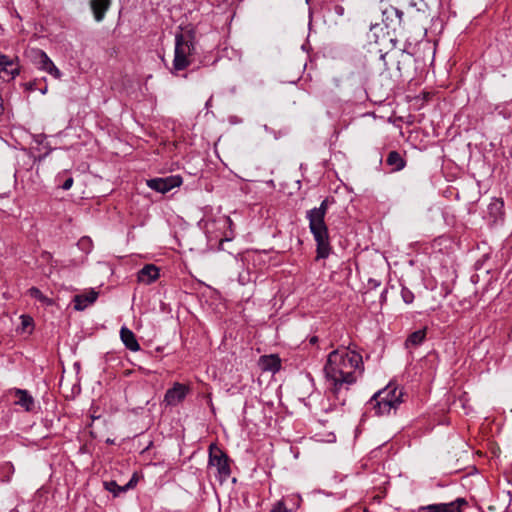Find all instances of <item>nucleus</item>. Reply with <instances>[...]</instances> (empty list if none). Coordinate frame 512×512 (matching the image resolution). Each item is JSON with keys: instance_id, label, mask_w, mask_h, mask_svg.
Listing matches in <instances>:
<instances>
[{"instance_id": "obj_1", "label": "nucleus", "mask_w": 512, "mask_h": 512, "mask_svg": "<svg viewBox=\"0 0 512 512\" xmlns=\"http://www.w3.org/2000/svg\"><path fill=\"white\" fill-rule=\"evenodd\" d=\"M326 391L338 405H345L351 386L364 372L361 354L349 348H338L329 353L323 368Z\"/></svg>"}, {"instance_id": "obj_2", "label": "nucleus", "mask_w": 512, "mask_h": 512, "mask_svg": "<svg viewBox=\"0 0 512 512\" xmlns=\"http://www.w3.org/2000/svg\"><path fill=\"white\" fill-rule=\"evenodd\" d=\"M329 204L330 199L325 198L319 207L310 209L306 213L310 232L316 242V259H326L331 253L328 228L324 220Z\"/></svg>"}, {"instance_id": "obj_3", "label": "nucleus", "mask_w": 512, "mask_h": 512, "mask_svg": "<svg viewBox=\"0 0 512 512\" xmlns=\"http://www.w3.org/2000/svg\"><path fill=\"white\" fill-rule=\"evenodd\" d=\"M402 397V390L393 383H389L371 397L369 404L372 405L377 416L389 415L398 409L403 402Z\"/></svg>"}, {"instance_id": "obj_4", "label": "nucleus", "mask_w": 512, "mask_h": 512, "mask_svg": "<svg viewBox=\"0 0 512 512\" xmlns=\"http://www.w3.org/2000/svg\"><path fill=\"white\" fill-rule=\"evenodd\" d=\"M194 36L192 33H178L175 35V49L172 73H177L190 66L191 56L194 54Z\"/></svg>"}, {"instance_id": "obj_5", "label": "nucleus", "mask_w": 512, "mask_h": 512, "mask_svg": "<svg viewBox=\"0 0 512 512\" xmlns=\"http://www.w3.org/2000/svg\"><path fill=\"white\" fill-rule=\"evenodd\" d=\"M28 56L32 63L42 71L47 72L56 79L61 78V71L55 66L49 56L41 49L32 48L28 51Z\"/></svg>"}, {"instance_id": "obj_6", "label": "nucleus", "mask_w": 512, "mask_h": 512, "mask_svg": "<svg viewBox=\"0 0 512 512\" xmlns=\"http://www.w3.org/2000/svg\"><path fill=\"white\" fill-rule=\"evenodd\" d=\"M209 464L216 467L221 481L226 480L230 476L231 469L228 456L215 444L209 446Z\"/></svg>"}, {"instance_id": "obj_7", "label": "nucleus", "mask_w": 512, "mask_h": 512, "mask_svg": "<svg viewBox=\"0 0 512 512\" xmlns=\"http://www.w3.org/2000/svg\"><path fill=\"white\" fill-rule=\"evenodd\" d=\"M21 71L18 56L10 57L0 52V79L4 82L14 80Z\"/></svg>"}, {"instance_id": "obj_8", "label": "nucleus", "mask_w": 512, "mask_h": 512, "mask_svg": "<svg viewBox=\"0 0 512 512\" xmlns=\"http://www.w3.org/2000/svg\"><path fill=\"white\" fill-rule=\"evenodd\" d=\"M182 184L180 176L157 177L147 180V186L159 193L165 194Z\"/></svg>"}, {"instance_id": "obj_9", "label": "nucleus", "mask_w": 512, "mask_h": 512, "mask_svg": "<svg viewBox=\"0 0 512 512\" xmlns=\"http://www.w3.org/2000/svg\"><path fill=\"white\" fill-rule=\"evenodd\" d=\"M187 393L188 388L185 385L175 383L172 388L166 391L164 402L169 406H176L185 399Z\"/></svg>"}, {"instance_id": "obj_10", "label": "nucleus", "mask_w": 512, "mask_h": 512, "mask_svg": "<svg viewBox=\"0 0 512 512\" xmlns=\"http://www.w3.org/2000/svg\"><path fill=\"white\" fill-rule=\"evenodd\" d=\"M159 278V268L154 264H147L139 270L137 279L140 283L151 284Z\"/></svg>"}, {"instance_id": "obj_11", "label": "nucleus", "mask_w": 512, "mask_h": 512, "mask_svg": "<svg viewBox=\"0 0 512 512\" xmlns=\"http://www.w3.org/2000/svg\"><path fill=\"white\" fill-rule=\"evenodd\" d=\"M98 297V292L90 290L88 293L75 295L74 308L75 310L82 311L90 304L94 303Z\"/></svg>"}, {"instance_id": "obj_12", "label": "nucleus", "mask_w": 512, "mask_h": 512, "mask_svg": "<svg viewBox=\"0 0 512 512\" xmlns=\"http://www.w3.org/2000/svg\"><path fill=\"white\" fill-rule=\"evenodd\" d=\"M111 0H91L90 6L97 22H101L107 10L109 9Z\"/></svg>"}, {"instance_id": "obj_13", "label": "nucleus", "mask_w": 512, "mask_h": 512, "mask_svg": "<svg viewBox=\"0 0 512 512\" xmlns=\"http://www.w3.org/2000/svg\"><path fill=\"white\" fill-rule=\"evenodd\" d=\"M120 337L127 349L133 352L140 350V345L135 337V334L127 327L121 328Z\"/></svg>"}, {"instance_id": "obj_14", "label": "nucleus", "mask_w": 512, "mask_h": 512, "mask_svg": "<svg viewBox=\"0 0 512 512\" xmlns=\"http://www.w3.org/2000/svg\"><path fill=\"white\" fill-rule=\"evenodd\" d=\"M15 396L18 398L17 401H15L16 405H19L25 409V411L30 412L34 408V399L33 397L28 393L27 390L22 389H15L14 390Z\"/></svg>"}, {"instance_id": "obj_15", "label": "nucleus", "mask_w": 512, "mask_h": 512, "mask_svg": "<svg viewBox=\"0 0 512 512\" xmlns=\"http://www.w3.org/2000/svg\"><path fill=\"white\" fill-rule=\"evenodd\" d=\"M386 164L391 167L392 172H398L405 168L406 160L398 151H390L386 158Z\"/></svg>"}, {"instance_id": "obj_16", "label": "nucleus", "mask_w": 512, "mask_h": 512, "mask_svg": "<svg viewBox=\"0 0 512 512\" xmlns=\"http://www.w3.org/2000/svg\"><path fill=\"white\" fill-rule=\"evenodd\" d=\"M260 364L264 371L276 372L281 367L280 359L276 355L262 356Z\"/></svg>"}, {"instance_id": "obj_17", "label": "nucleus", "mask_w": 512, "mask_h": 512, "mask_svg": "<svg viewBox=\"0 0 512 512\" xmlns=\"http://www.w3.org/2000/svg\"><path fill=\"white\" fill-rule=\"evenodd\" d=\"M426 339V328L412 332L405 341L406 348L418 347Z\"/></svg>"}, {"instance_id": "obj_18", "label": "nucleus", "mask_w": 512, "mask_h": 512, "mask_svg": "<svg viewBox=\"0 0 512 512\" xmlns=\"http://www.w3.org/2000/svg\"><path fill=\"white\" fill-rule=\"evenodd\" d=\"M467 505V500L465 498L459 497L449 503H443V512H462V508Z\"/></svg>"}, {"instance_id": "obj_19", "label": "nucleus", "mask_w": 512, "mask_h": 512, "mask_svg": "<svg viewBox=\"0 0 512 512\" xmlns=\"http://www.w3.org/2000/svg\"><path fill=\"white\" fill-rule=\"evenodd\" d=\"M383 15L386 17L387 20L394 15L398 19V23L401 24L404 13L400 9L390 6L389 8H386L383 11Z\"/></svg>"}, {"instance_id": "obj_20", "label": "nucleus", "mask_w": 512, "mask_h": 512, "mask_svg": "<svg viewBox=\"0 0 512 512\" xmlns=\"http://www.w3.org/2000/svg\"><path fill=\"white\" fill-rule=\"evenodd\" d=\"M105 488L113 493L114 496H119L122 492L126 491V487L119 486L115 481L105 482Z\"/></svg>"}, {"instance_id": "obj_21", "label": "nucleus", "mask_w": 512, "mask_h": 512, "mask_svg": "<svg viewBox=\"0 0 512 512\" xmlns=\"http://www.w3.org/2000/svg\"><path fill=\"white\" fill-rule=\"evenodd\" d=\"M28 293L31 297L38 299L39 301H41L43 303L49 304L51 302V300L48 297H46L45 295H43V293L36 287H31L28 290Z\"/></svg>"}, {"instance_id": "obj_22", "label": "nucleus", "mask_w": 512, "mask_h": 512, "mask_svg": "<svg viewBox=\"0 0 512 512\" xmlns=\"http://www.w3.org/2000/svg\"><path fill=\"white\" fill-rule=\"evenodd\" d=\"M401 297L404 303L411 304L414 301V293L407 287L402 286L401 288Z\"/></svg>"}, {"instance_id": "obj_23", "label": "nucleus", "mask_w": 512, "mask_h": 512, "mask_svg": "<svg viewBox=\"0 0 512 512\" xmlns=\"http://www.w3.org/2000/svg\"><path fill=\"white\" fill-rule=\"evenodd\" d=\"M1 469L3 471H5L7 473L6 477L5 478H2L1 481L2 482H9L10 481V478H11V475L14 473V466L11 464V463H5Z\"/></svg>"}, {"instance_id": "obj_24", "label": "nucleus", "mask_w": 512, "mask_h": 512, "mask_svg": "<svg viewBox=\"0 0 512 512\" xmlns=\"http://www.w3.org/2000/svg\"><path fill=\"white\" fill-rule=\"evenodd\" d=\"M443 503L430 504L425 507H422V510H426L428 512H443Z\"/></svg>"}, {"instance_id": "obj_25", "label": "nucleus", "mask_w": 512, "mask_h": 512, "mask_svg": "<svg viewBox=\"0 0 512 512\" xmlns=\"http://www.w3.org/2000/svg\"><path fill=\"white\" fill-rule=\"evenodd\" d=\"M78 246L85 251H90L92 243L91 240L88 237H83L79 240Z\"/></svg>"}, {"instance_id": "obj_26", "label": "nucleus", "mask_w": 512, "mask_h": 512, "mask_svg": "<svg viewBox=\"0 0 512 512\" xmlns=\"http://www.w3.org/2000/svg\"><path fill=\"white\" fill-rule=\"evenodd\" d=\"M73 185V178L72 177H68L67 179H65V181L61 184V188L63 190H69Z\"/></svg>"}, {"instance_id": "obj_27", "label": "nucleus", "mask_w": 512, "mask_h": 512, "mask_svg": "<svg viewBox=\"0 0 512 512\" xmlns=\"http://www.w3.org/2000/svg\"><path fill=\"white\" fill-rule=\"evenodd\" d=\"M25 89L28 90V91H35L37 90V82L34 80V81H29L27 83H25Z\"/></svg>"}, {"instance_id": "obj_28", "label": "nucleus", "mask_w": 512, "mask_h": 512, "mask_svg": "<svg viewBox=\"0 0 512 512\" xmlns=\"http://www.w3.org/2000/svg\"><path fill=\"white\" fill-rule=\"evenodd\" d=\"M272 511H273V512H287V509H286V507H285V505H284L283 503L278 502V503L274 506V508H273V510H272Z\"/></svg>"}, {"instance_id": "obj_29", "label": "nucleus", "mask_w": 512, "mask_h": 512, "mask_svg": "<svg viewBox=\"0 0 512 512\" xmlns=\"http://www.w3.org/2000/svg\"><path fill=\"white\" fill-rule=\"evenodd\" d=\"M334 12H335V14H336V15H338V16H343V15H344V13H345V9H344V7H343V6H341V5H335V6H334Z\"/></svg>"}, {"instance_id": "obj_30", "label": "nucleus", "mask_w": 512, "mask_h": 512, "mask_svg": "<svg viewBox=\"0 0 512 512\" xmlns=\"http://www.w3.org/2000/svg\"><path fill=\"white\" fill-rule=\"evenodd\" d=\"M368 284L371 288H377L380 286V282L376 279H369Z\"/></svg>"}, {"instance_id": "obj_31", "label": "nucleus", "mask_w": 512, "mask_h": 512, "mask_svg": "<svg viewBox=\"0 0 512 512\" xmlns=\"http://www.w3.org/2000/svg\"><path fill=\"white\" fill-rule=\"evenodd\" d=\"M31 321H32V319H31V318H25V317H23L22 324H23V326H27V325H29V324H30V322H31Z\"/></svg>"}, {"instance_id": "obj_32", "label": "nucleus", "mask_w": 512, "mask_h": 512, "mask_svg": "<svg viewBox=\"0 0 512 512\" xmlns=\"http://www.w3.org/2000/svg\"><path fill=\"white\" fill-rule=\"evenodd\" d=\"M38 90H39L42 94H46L48 89H47V86L45 85L44 87L39 88Z\"/></svg>"}, {"instance_id": "obj_33", "label": "nucleus", "mask_w": 512, "mask_h": 512, "mask_svg": "<svg viewBox=\"0 0 512 512\" xmlns=\"http://www.w3.org/2000/svg\"><path fill=\"white\" fill-rule=\"evenodd\" d=\"M318 341V338L316 336H313L310 338V343L315 344Z\"/></svg>"}, {"instance_id": "obj_34", "label": "nucleus", "mask_w": 512, "mask_h": 512, "mask_svg": "<svg viewBox=\"0 0 512 512\" xmlns=\"http://www.w3.org/2000/svg\"><path fill=\"white\" fill-rule=\"evenodd\" d=\"M132 483H133V481H132V480H130V481H129L125 486H124V487H126V491H127L129 488H131V487H132V485H133Z\"/></svg>"}, {"instance_id": "obj_35", "label": "nucleus", "mask_w": 512, "mask_h": 512, "mask_svg": "<svg viewBox=\"0 0 512 512\" xmlns=\"http://www.w3.org/2000/svg\"><path fill=\"white\" fill-rule=\"evenodd\" d=\"M386 294H387V290L385 289V290L381 293V299H382V300H386Z\"/></svg>"}, {"instance_id": "obj_36", "label": "nucleus", "mask_w": 512, "mask_h": 512, "mask_svg": "<svg viewBox=\"0 0 512 512\" xmlns=\"http://www.w3.org/2000/svg\"><path fill=\"white\" fill-rule=\"evenodd\" d=\"M11 512H17V510H16V509H13Z\"/></svg>"}]
</instances>
